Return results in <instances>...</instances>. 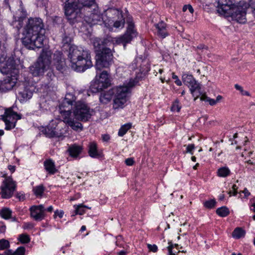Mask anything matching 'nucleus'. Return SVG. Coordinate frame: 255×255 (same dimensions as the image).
<instances>
[{"mask_svg":"<svg viewBox=\"0 0 255 255\" xmlns=\"http://www.w3.org/2000/svg\"><path fill=\"white\" fill-rule=\"evenodd\" d=\"M181 106L180 105L179 101L178 100H176L173 103L172 106L171 108V110L172 111H176L179 112L181 109Z\"/></svg>","mask_w":255,"mask_h":255,"instance_id":"nucleus-42","label":"nucleus"},{"mask_svg":"<svg viewBox=\"0 0 255 255\" xmlns=\"http://www.w3.org/2000/svg\"><path fill=\"white\" fill-rule=\"evenodd\" d=\"M131 124H126L121 127L118 132V135L120 136H124L127 132L131 128Z\"/></svg>","mask_w":255,"mask_h":255,"instance_id":"nucleus-38","label":"nucleus"},{"mask_svg":"<svg viewBox=\"0 0 255 255\" xmlns=\"http://www.w3.org/2000/svg\"><path fill=\"white\" fill-rule=\"evenodd\" d=\"M48 72H47V74L46 75V77L49 82L51 81L53 78H54L55 76L52 70L50 69L48 70Z\"/></svg>","mask_w":255,"mask_h":255,"instance_id":"nucleus-47","label":"nucleus"},{"mask_svg":"<svg viewBox=\"0 0 255 255\" xmlns=\"http://www.w3.org/2000/svg\"><path fill=\"white\" fill-rule=\"evenodd\" d=\"M226 0H219L218 12L220 14L226 17H230L232 20L240 23H245L247 22L246 14L248 4L244 1H241L237 4L232 5L228 4Z\"/></svg>","mask_w":255,"mask_h":255,"instance_id":"nucleus-2","label":"nucleus"},{"mask_svg":"<svg viewBox=\"0 0 255 255\" xmlns=\"http://www.w3.org/2000/svg\"><path fill=\"white\" fill-rule=\"evenodd\" d=\"M113 94L112 90L101 93L99 97L100 102L103 104H108L111 101Z\"/></svg>","mask_w":255,"mask_h":255,"instance_id":"nucleus-27","label":"nucleus"},{"mask_svg":"<svg viewBox=\"0 0 255 255\" xmlns=\"http://www.w3.org/2000/svg\"><path fill=\"white\" fill-rule=\"evenodd\" d=\"M88 153L93 158H100L103 156L102 152L98 150L97 144L94 142L89 144Z\"/></svg>","mask_w":255,"mask_h":255,"instance_id":"nucleus-24","label":"nucleus"},{"mask_svg":"<svg viewBox=\"0 0 255 255\" xmlns=\"http://www.w3.org/2000/svg\"><path fill=\"white\" fill-rule=\"evenodd\" d=\"M231 173L230 169L227 167H222L218 169V176L221 177H226Z\"/></svg>","mask_w":255,"mask_h":255,"instance_id":"nucleus-34","label":"nucleus"},{"mask_svg":"<svg viewBox=\"0 0 255 255\" xmlns=\"http://www.w3.org/2000/svg\"><path fill=\"white\" fill-rule=\"evenodd\" d=\"M245 231L241 228H237L233 232L232 236L236 239H240L244 237Z\"/></svg>","mask_w":255,"mask_h":255,"instance_id":"nucleus-37","label":"nucleus"},{"mask_svg":"<svg viewBox=\"0 0 255 255\" xmlns=\"http://www.w3.org/2000/svg\"><path fill=\"white\" fill-rule=\"evenodd\" d=\"M73 112L77 120L86 122L91 119L93 111L85 102L78 101L75 102Z\"/></svg>","mask_w":255,"mask_h":255,"instance_id":"nucleus-8","label":"nucleus"},{"mask_svg":"<svg viewBox=\"0 0 255 255\" xmlns=\"http://www.w3.org/2000/svg\"><path fill=\"white\" fill-rule=\"evenodd\" d=\"M76 213L79 215H82L85 212V211L83 209V207L82 205L78 206L76 210Z\"/></svg>","mask_w":255,"mask_h":255,"instance_id":"nucleus-52","label":"nucleus"},{"mask_svg":"<svg viewBox=\"0 0 255 255\" xmlns=\"http://www.w3.org/2000/svg\"><path fill=\"white\" fill-rule=\"evenodd\" d=\"M12 211L7 208H3L0 211V216L5 220L11 218Z\"/></svg>","mask_w":255,"mask_h":255,"instance_id":"nucleus-33","label":"nucleus"},{"mask_svg":"<svg viewBox=\"0 0 255 255\" xmlns=\"http://www.w3.org/2000/svg\"><path fill=\"white\" fill-rule=\"evenodd\" d=\"M82 149L81 146L74 144L69 147L67 151L71 157L76 158L81 153Z\"/></svg>","mask_w":255,"mask_h":255,"instance_id":"nucleus-26","label":"nucleus"},{"mask_svg":"<svg viewBox=\"0 0 255 255\" xmlns=\"http://www.w3.org/2000/svg\"><path fill=\"white\" fill-rule=\"evenodd\" d=\"M19 241L22 244H26L30 242V238L27 234H22L19 236Z\"/></svg>","mask_w":255,"mask_h":255,"instance_id":"nucleus-40","label":"nucleus"},{"mask_svg":"<svg viewBox=\"0 0 255 255\" xmlns=\"http://www.w3.org/2000/svg\"><path fill=\"white\" fill-rule=\"evenodd\" d=\"M78 3L82 5L83 11L88 9H91L92 7H96L95 0H77Z\"/></svg>","mask_w":255,"mask_h":255,"instance_id":"nucleus-28","label":"nucleus"},{"mask_svg":"<svg viewBox=\"0 0 255 255\" xmlns=\"http://www.w3.org/2000/svg\"><path fill=\"white\" fill-rule=\"evenodd\" d=\"M86 11L90 13L89 14L87 13L85 15V20L88 23L91 25H95L102 22V16L97 5H96V7H92L91 9H88Z\"/></svg>","mask_w":255,"mask_h":255,"instance_id":"nucleus-15","label":"nucleus"},{"mask_svg":"<svg viewBox=\"0 0 255 255\" xmlns=\"http://www.w3.org/2000/svg\"><path fill=\"white\" fill-rule=\"evenodd\" d=\"M16 80L11 77H7L4 80L3 83L0 86V89L3 91L11 90L15 85Z\"/></svg>","mask_w":255,"mask_h":255,"instance_id":"nucleus-23","label":"nucleus"},{"mask_svg":"<svg viewBox=\"0 0 255 255\" xmlns=\"http://www.w3.org/2000/svg\"><path fill=\"white\" fill-rule=\"evenodd\" d=\"M235 88L236 90L239 91L242 95L248 96L250 95V93L248 91L244 90L243 87L238 84H236L235 85Z\"/></svg>","mask_w":255,"mask_h":255,"instance_id":"nucleus-45","label":"nucleus"},{"mask_svg":"<svg viewBox=\"0 0 255 255\" xmlns=\"http://www.w3.org/2000/svg\"><path fill=\"white\" fill-rule=\"evenodd\" d=\"M243 193L245 194V197H248L250 195V193L249 192V191L247 189V188H245L244 190L243 191Z\"/></svg>","mask_w":255,"mask_h":255,"instance_id":"nucleus-59","label":"nucleus"},{"mask_svg":"<svg viewBox=\"0 0 255 255\" xmlns=\"http://www.w3.org/2000/svg\"><path fill=\"white\" fill-rule=\"evenodd\" d=\"M8 169L11 171V172H13L15 170V167L14 166L9 165L8 166Z\"/></svg>","mask_w":255,"mask_h":255,"instance_id":"nucleus-62","label":"nucleus"},{"mask_svg":"<svg viewBox=\"0 0 255 255\" xmlns=\"http://www.w3.org/2000/svg\"><path fill=\"white\" fill-rule=\"evenodd\" d=\"M155 33L160 38L163 39L169 35L167 29V24L161 21L154 24Z\"/></svg>","mask_w":255,"mask_h":255,"instance_id":"nucleus-21","label":"nucleus"},{"mask_svg":"<svg viewBox=\"0 0 255 255\" xmlns=\"http://www.w3.org/2000/svg\"><path fill=\"white\" fill-rule=\"evenodd\" d=\"M32 224L30 223H25L23 227L24 229L32 228Z\"/></svg>","mask_w":255,"mask_h":255,"instance_id":"nucleus-56","label":"nucleus"},{"mask_svg":"<svg viewBox=\"0 0 255 255\" xmlns=\"http://www.w3.org/2000/svg\"><path fill=\"white\" fill-rule=\"evenodd\" d=\"M232 189H233V190L234 191V194L233 195L234 196L236 195L237 194V189H238V187L235 184H234L233 186H232Z\"/></svg>","mask_w":255,"mask_h":255,"instance_id":"nucleus-55","label":"nucleus"},{"mask_svg":"<svg viewBox=\"0 0 255 255\" xmlns=\"http://www.w3.org/2000/svg\"><path fill=\"white\" fill-rule=\"evenodd\" d=\"M119 19L114 23V27L117 28H123L125 25V20L121 11L116 10Z\"/></svg>","mask_w":255,"mask_h":255,"instance_id":"nucleus-29","label":"nucleus"},{"mask_svg":"<svg viewBox=\"0 0 255 255\" xmlns=\"http://www.w3.org/2000/svg\"><path fill=\"white\" fill-rule=\"evenodd\" d=\"M169 246L167 247L168 255H175L179 252L177 247H178V244L173 245L171 242L168 243Z\"/></svg>","mask_w":255,"mask_h":255,"instance_id":"nucleus-35","label":"nucleus"},{"mask_svg":"<svg viewBox=\"0 0 255 255\" xmlns=\"http://www.w3.org/2000/svg\"><path fill=\"white\" fill-rule=\"evenodd\" d=\"M222 99V96L220 95H218L216 100L212 99H207V102L209 103V104L211 106H214L218 102H219L220 100H221Z\"/></svg>","mask_w":255,"mask_h":255,"instance_id":"nucleus-44","label":"nucleus"},{"mask_svg":"<svg viewBox=\"0 0 255 255\" xmlns=\"http://www.w3.org/2000/svg\"><path fill=\"white\" fill-rule=\"evenodd\" d=\"M127 252L125 251H120L118 253V255H126L127 254Z\"/></svg>","mask_w":255,"mask_h":255,"instance_id":"nucleus-60","label":"nucleus"},{"mask_svg":"<svg viewBox=\"0 0 255 255\" xmlns=\"http://www.w3.org/2000/svg\"><path fill=\"white\" fill-rule=\"evenodd\" d=\"M102 137H103V140H104L105 141H107L110 139V136L108 134L103 135Z\"/></svg>","mask_w":255,"mask_h":255,"instance_id":"nucleus-57","label":"nucleus"},{"mask_svg":"<svg viewBox=\"0 0 255 255\" xmlns=\"http://www.w3.org/2000/svg\"><path fill=\"white\" fill-rule=\"evenodd\" d=\"M25 249L23 247L18 248L15 252L11 250H7L4 252L5 255H24Z\"/></svg>","mask_w":255,"mask_h":255,"instance_id":"nucleus-31","label":"nucleus"},{"mask_svg":"<svg viewBox=\"0 0 255 255\" xmlns=\"http://www.w3.org/2000/svg\"><path fill=\"white\" fill-rule=\"evenodd\" d=\"M216 213L220 217H225L229 214L230 211L227 207L223 206L216 210Z\"/></svg>","mask_w":255,"mask_h":255,"instance_id":"nucleus-36","label":"nucleus"},{"mask_svg":"<svg viewBox=\"0 0 255 255\" xmlns=\"http://www.w3.org/2000/svg\"><path fill=\"white\" fill-rule=\"evenodd\" d=\"M9 247V242L5 239L0 240V250H4Z\"/></svg>","mask_w":255,"mask_h":255,"instance_id":"nucleus-43","label":"nucleus"},{"mask_svg":"<svg viewBox=\"0 0 255 255\" xmlns=\"http://www.w3.org/2000/svg\"><path fill=\"white\" fill-rule=\"evenodd\" d=\"M33 190L36 196H41L44 191V187L41 184L33 188Z\"/></svg>","mask_w":255,"mask_h":255,"instance_id":"nucleus-39","label":"nucleus"},{"mask_svg":"<svg viewBox=\"0 0 255 255\" xmlns=\"http://www.w3.org/2000/svg\"><path fill=\"white\" fill-rule=\"evenodd\" d=\"M63 105V102L59 105V112L61 114V116L63 119V122L70 127L74 130H82L83 129V126L81 123L75 121L70 116L71 115V110L73 105L70 104L69 110H67L69 106L67 104Z\"/></svg>","mask_w":255,"mask_h":255,"instance_id":"nucleus-7","label":"nucleus"},{"mask_svg":"<svg viewBox=\"0 0 255 255\" xmlns=\"http://www.w3.org/2000/svg\"><path fill=\"white\" fill-rule=\"evenodd\" d=\"M64 215V212L62 210L58 211L56 210L54 212V218H56L57 216H58L60 218H62Z\"/></svg>","mask_w":255,"mask_h":255,"instance_id":"nucleus-49","label":"nucleus"},{"mask_svg":"<svg viewBox=\"0 0 255 255\" xmlns=\"http://www.w3.org/2000/svg\"><path fill=\"white\" fill-rule=\"evenodd\" d=\"M97 69L101 70L103 68H108L113 62V56L110 48H103L101 51L96 53Z\"/></svg>","mask_w":255,"mask_h":255,"instance_id":"nucleus-9","label":"nucleus"},{"mask_svg":"<svg viewBox=\"0 0 255 255\" xmlns=\"http://www.w3.org/2000/svg\"><path fill=\"white\" fill-rule=\"evenodd\" d=\"M33 88L32 86H25L20 89L18 93L21 102H24L30 99L33 95Z\"/></svg>","mask_w":255,"mask_h":255,"instance_id":"nucleus-22","label":"nucleus"},{"mask_svg":"<svg viewBox=\"0 0 255 255\" xmlns=\"http://www.w3.org/2000/svg\"><path fill=\"white\" fill-rule=\"evenodd\" d=\"M53 63L56 69L58 71L64 70L66 67L65 59L62 53L60 51H56L53 55Z\"/></svg>","mask_w":255,"mask_h":255,"instance_id":"nucleus-20","label":"nucleus"},{"mask_svg":"<svg viewBox=\"0 0 255 255\" xmlns=\"http://www.w3.org/2000/svg\"><path fill=\"white\" fill-rule=\"evenodd\" d=\"M127 23L128 27L126 32L123 35L118 37L116 40L117 43L122 44L124 47H126L127 43H129L137 34L133 22L128 20Z\"/></svg>","mask_w":255,"mask_h":255,"instance_id":"nucleus-12","label":"nucleus"},{"mask_svg":"<svg viewBox=\"0 0 255 255\" xmlns=\"http://www.w3.org/2000/svg\"><path fill=\"white\" fill-rule=\"evenodd\" d=\"M16 188V184L10 177L6 178L2 182L0 186V194L2 198H10L13 194Z\"/></svg>","mask_w":255,"mask_h":255,"instance_id":"nucleus-13","label":"nucleus"},{"mask_svg":"<svg viewBox=\"0 0 255 255\" xmlns=\"http://www.w3.org/2000/svg\"><path fill=\"white\" fill-rule=\"evenodd\" d=\"M216 202L214 199H211L204 202V206L208 209H211L215 207Z\"/></svg>","mask_w":255,"mask_h":255,"instance_id":"nucleus-41","label":"nucleus"},{"mask_svg":"<svg viewBox=\"0 0 255 255\" xmlns=\"http://www.w3.org/2000/svg\"><path fill=\"white\" fill-rule=\"evenodd\" d=\"M30 211L31 217L36 221H40L46 216V209L43 205L32 206Z\"/></svg>","mask_w":255,"mask_h":255,"instance_id":"nucleus-18","label":"nucleus"},{"mask_svg":"<svg viewBox=\"0 0 255 255\" xmlns=\"http://www.w3.org/2000/svg\"><path fill=\"white\" fill-rule=\"evenodd\" d=\"M125 163L128 166H132L134 164V161L133 158H128L126 159Z\"/></svg>","mask_w":255,"mask_h":255,"instance_id":"nucleus-51","label":"nucleus"},{"mask_svg":"<svg viewBox=\"0 0 255 255\" xmlns=\"http://www.w3.org/2000/svg\"><path fill=\"white\" fill-rule=\"evenodd\" d=\"M27 13L22 7L18 9L13 16L14 21L12 22V25L15 27L18 30H19L22 25V21L23 19L26 16Z\"/></svg>","mask_w":255,"mask_h":255,"instance_id":"nucleus-19","label":"nucleus"},{"mask_svg":"<svg viewBox=\"0 0 255 255\" xmlns=\"http://www.w3.org/2000/svg\"><path fill=\"white\" fill-rule=\"evenodd\" d=\"M187 9H188L189 11L190 12V13H192L194 12V9L192 7V6L190 5H185L183 7V11H185L187 10Z\"/></svg>","mask_w":255,"mask_h":255,"instance_id":"nucleus-50","label":"nucleus"},{"mask_svg":"<svg viewBox=\"0 0 255 255\" xmlns=\"http://www.w3.org/2000/svg\"><path fill=\"white\" fill-rule=\"evenodd\" d=\"M15 68V62L12 56L7 57L4 54L0 56V70L1 73L7 74Z\"/></svg>","mask_w":255,"mask_h":255,"instance_id":"nucleus-14","label":"nucleus"},{"mask_svg":"<svg viewBox=\"0 0 255 255\" xmlns=\"http://www.w3.org/2000/svg\"><path fill=\"white\" fill-rule=\"evenodd\" d=\"M75 97L72 94H67L65 95V97L63 101V105H64L65 104H68V106L70 107V104L73 105V102H75ZM69 107L67 109V110H69Z\"/></svg>","mask_w":255,"mask_h":255,"instance_id":"nucleus-32","label":"nucleus"},{"mask_svg":"<svg viewBox=\"0 0 255 255\" xmlns=\"http://www.w3.org/2000/svg\"><path fill=\"white\" fill-rule=\"evenodd\" d=\"M197 48L199 49H207V47L205 45L200 44L197 46Z\"/></svg>","mask_w":255,"mask_h":255,"instance_id":"nucleus-58","label":"nucleus"},{"mask_svg":"<svg viewBox=\"0 0 255 255\" xmlns=\"http://www.w3.org/2000/svg\"><path fill=\"white\" fill-rule=\"evenodd\" d=\"M175 84L178 86H181L182 85V82L179 79H177L175 81Z\"/></svg>","mask_w":255,"mask_h":255,"instance_id":"nucleus-61","label":"nucleus"},{"mask_svg":"<svg viewBox=\"0 0 255 255\" xmlns=\"http://www.w3.org/2000/svg\"><path fill=\"white\" fill-rule=\"evenodd\" d=\"M17 197L20 200H24V196L23 195L19 196L18 194H17Z\"/></svg>","mask_w":255,"mask_h":255,"instance_id":"nucleus-64","label":"nucleus"},{"mask_svg":"<svg viewBox=\"0 0 255 255\" xmlns=\"http://www.w3.org/2000/svg\"><path fill=\"white\" fill-rule=\"evenodd\" d=\"M195 148V145L194 144H189L187 146V150H186V152H189L190 153H191V154H193V152H192V150L193 149H194Z\"/></svg>","mask_w":255,"mask_h":255,"instance_id":"nucleus-53","label":"nucleus"},{"mask_svg":"<svg viewBox=\"0 0 255 255\" xmlns=\"http://www.w3.org/2000/svg\"><path fill=\"white\" fill-rule=\"evenodd\" d=\"M64 10L65 16L70 24H73L81 20L83 8L74 0H66L64 3Z\"/></svg>","mask_w":255,"mask_h":255,"instance_id":"nucleus-6","label":"nucleus"},{"mask_svg":"<svg viewBox=\"0 0 255 255\" xmlns=\"http://www.w3.org/2000/svg\"><path fill=\"white\" fill-rule=\"evenodd\" d=\"M182 79L183 83L190 88V90L195 100L201 94L200 84L198 83L192 75L183 74Z\"/></svg>","mask_w":255,"mask_h":255,"instance_id":"nucleus-11","label":"nucleus"},{"mask_svg":"<svg viewBox=\"0 0 255 255\" xmlns=\"http://www.w3.org/2000/svg\"><path fill=\"white\" fill-rule=\"evenodd\" d=\"M52 52L43 49L37 61L29 67V72L35 77L40 76L50 69Z\"/></svg>","mask_w":255,"mask_h":255,"instance_id":"nucleus-5","label":"nucleus"},{"mask_svg":"<svg viewBox=\"0 0 255 255\" xmlns=\"http://www.w3.org/2000/svg\"><path fill=\"white\" fill-rule=\"evenodd\" d=\"M147 248L150 251L155 253L157 251V247L155 245H147Z\"/></svg>","mask_w":255,"mask_h":255,"instance_id":"nucleus-48","label":"nucleus"},{"mask_svg":"<svg viewBox=\"0 0 255 255\" xmlns=\"http://www.w3.org/2000/svg\"><path fill=\"white\" fill-rule=\"evenodd\" d=\"M111 80L109 75L106 71H103L100 75L98 83L95 82L92 85L91 89L93 92H99L104 88H106L110 86Z\"/></svg>","mask_w":255,"mask_h":255,"instance_id":"nucleus-16","label":"nucleus"},{"mask_svg":"<svg viewBox=\"0 0 255 255\" xmlns=\"http://www.w3.org/2000/svg\"><path fill=\"white\" fill-rule=\"evenodd\" d=\"M44 166L45 169L50 174H54L58 171L54 161L50 159H46L44 161Z\"/></svg>","mask_w":255,"mask_h":255,"instance_id":"nucleus-25","label":"nucleus"},{"mask_svg":"<svg viewBox=\"0 0 255 255\" xmlns=\"http://www.w3.org/2000/svg\"><path fill=\"white\" fill-rule=\"evenodd\" d=\"M45 29L42 19L39 17H30L24 27L23 45L29 49L39 48L43 45Z\"/></svg>","mask_w":255,"mask_h":255,"instance_id":"nucleus-1","label":"nucleus"},{"mask_svg":"<svg viewBox=\"0 0 255 255\" xmlns=\"http://www.w3.org/2000/svg\"><path fill=\"white\" fill-rule=\"evenodd\" d=\"M93 45L96 51V53L98 52L101 51L103 48H107L104 47L103 41L98 38H96L94 40Z\"/></svg>","mask_w":255,"mask_h":255,"instance_id":"nucleus-30","label":"nucleus"},{"mask_svg":"<svg viewBox=\"0 0 255 255\" xmlns=\"http://www.w3.org/2000/svg\"><path fill=\"white\" fill-rule=\"evenodd\" d=\"M20 119L21 116L14 112L12 108L6 109L0 118L5 123V129L7 130L14 128L17 121Z\"/></svg>","mask_w":255,"mask_h":255,"instance_id":"nucleus-10","label":"nucleus"},{"mask_svg":"<svg viewBox=\"0 0 255 255\" xmlns=\"http://www.w3.org/2000/svg\"><path fill=\"white\" fill-rule=\"evenodd\" d=\"M53 210V208L52 206H50L48 208L46 209V211H47L48 212H52Z\"/></svg>","mask_w":255,"mask_h":255,"instance_id":"nucleus-63","label":"nucleus"},{"mask_svg":"<svg viewBox=\"0 0 255 255\" xmlns=\"http://www.w3.org/2000/svg\"><path fill=\"white\" fill-rule=\"evenodd\" d=\"M72 41L71 37L66 34H64L62 39V43L65 44L70 45Z\"/></svg>","mask_w":255,"mask_h":255,"instance_id":"nucleus-46","label":"nucleus"},{"mask_svg":"<svg viewBox=\"0 0 255 255\" xmlns=\"http://www.w3.org/2000/svg\"><path fill=\"white\" fill-rule=\"evenodd\" d=\"M60 123L58 125L56 124V122H52L48 126L42 130L43 133L48 137H61L63 135V132L61 130Z\"/></svg>","mask_w":255,"mask_h":255,"instance_id":"nucleus-17","label":"nucleus"},{"mask_svg":"<svg viewBox=\"0 0 255 255\" xmlns=\"http://www.w3.org/2000/svg\"><path fill=\"white\" fill-rule=\"evenodd\" d=\"M138 82L137 78L131 79L128 83L123 86L116 87L112 89L115 95L113 107L114 109L123 108L127 102L131 89Z\"/></svg>","mask_w":255,"mask_h":255,"instance_id":"nucleus-4","label":"nucleus"},{"mask_svg":"<svg viewBox=\"0 0 255 255\" xmlns=\"http://www.w3.org/2000/svg\"><path fill=\"white\" fill-rule=\"evenodd\" d=\"M68 57L72 68L78 72H84L93 66L90 53L81 47L71 46Z\"/></svg>","mask_w":255,"mask_h":255,"instance_id":"nucleus-3","label":"nucleus"},{"mask_svg":"<svg viewBox=\"0 0 255 255\" xmlns=\"http://www.w3.org/2000/svg\"><path fill=\"white\" fill-rule=\"evenodd\" d=\"M201 93H202L201 92ZM200 96H201L200 100L201 101H207V99L209 98L208 97H207V96L205 94H201L199 97H200Z\"/></svg>","mask_w":255,"mask_h":255,"instance_id":"nucleus-54","label":"nucleus"}]
</instances>
